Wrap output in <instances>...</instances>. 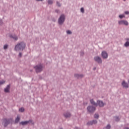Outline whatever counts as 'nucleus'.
<instances>
[{
	"instance_id": "nucleus-1",
	"label": "nucleus",
	"mask_w": 129,
	"mask_h": 129,
	"mask_svg": "<svg viewBox=\"0 0 129 129\" xmlns=\"http://www.w3.org/2000/svg\"><path fill=\"white\" fill-rule=\"evenodd\" d=\"M25 48H26V43L24 42H20L18 43L15 47V50L16 51H23V50H24V49H25Z\"/></svg>"
},
{
	"instance_id": "nucleus-2",
	"label": "nucleus",
	"mask_w": 129,
	"mask_h": 129,
	"mask_svg": "<svg viewBox=\"0 0 129 129\" xmlns=\"http://www.w3.org/2000/svg\"><path fill=\"white\" fill-rule=\"evenodd\" d=\"M13 121V119L12 118L10 119H4V125L5 126H7L8 124H9L10 122Z\"/></svg>"
},
{
	"instance_id": "nucleus-3",
	"label": "nucleus",
	"mask_w": 129,
	"mask_h": 129,
	"mask_svg": "<svg viewBox=\"0 0 129 129\" xmlns=\"http://www.w3.org/2000/svg\"><path fill=\"white\" fill-rule=\"evenodd\" d=\"M65 21V15H62L58 19V24L59 25H62V23H64Z\"/></svg>"
},
{
	"instance_id": "nucleus-4",
	"label": "nucleus",
	"mask_w": 129,
	"mask_h": 129,
	"mask_svg": "<svg viewBox=\"0 0 129 129\" xmlns=\"http://www.w3.org/2000/svg\"><path fill=\"white\" fill-rule=\"evenodd\" d=\"M28 123H31V124H34V122L32 120H29V121H22L21 122H20V124H22V125H26V124H28Z\"/></svg>"
},
{
	"instance_id": "nucleus-5",
	"label": "nucleus",
	"mask_w": 129,
	"mask_h": 129,
	"mask_svg": "<svg viewBox=\"0 0 129 129\" xmlns=\"http://www.w3.org/2000/svg\"><path fill=\"white\" fill-rule=\"evenodd\" d=\"M87 110L89 112H94L95 111V107L92 106H89L87 107Z\"/></svg>"
},
{
	"instance_id": "nucleus-6",
	"label": "nucleus",
	"mask_w": 129,
	"mask_h": 129,
	"mask_svg": "<svg viewBox=\"0 0 129 129\" xmlns=\"http://www.w3.org/2000/svg\"><path fill=\"white\" fill-rule=\"evenodd\" d=\"M36 73H39L42 71V65L37 66L35 67Z\"/></svg>"
},
{
	"instance_id": "nucleus-7",
	"label": "nucleus",
	"mask_w": 129,
	"mask_h": 129,
	"mask_svg": "<svg viewBox=\"0 0 129 129\" xmlns=\"http://www.w3.org/2000/svg\"><path fill=\"white\" fill-rule=\"evenodd\" d=\"M119 25H125V26H127L128 25V22L125 20H121L118 21Z\"/></svg>"
},
{
	"instance_id": "nucleus-8",
	"label": "nucleus",
	"mask_w": 129,
	"mask_h": 129,
	"mask_svg": "<svg viewBox=\"0 0 129 129\" xmlns=\"http://www.w3.org/2000/svg\"><path fill=\"white\" fill-rule=\"evenodd\" d=\"M94 60L95 61H96V62H97L98 63H102V60H101V58L99 56L95 57Z\"/></svg>"
},
{
	"instance_id": "nucleus-9",
	"label": "nucleus",
	"mask_w": 129,
	"mask_h": 129,
	"mask_svg": "<svg viewBox=\"0 0 129 129\" xmlns=\"http://www.w3.org/2000/svg\"><path fill=\"white\" fill-rule=\"evenodd\" d=\"M9 37L10 38H12V39H13V40H15V41H18V36L15 34H10L9 35Z\"/></svg>"
},
{
	"instance_id": "nucleus-10",
	"label": "nucleus",
	"mask_w": 129,
	"mask_h": 129,
	"mask_svg": "<svg viewBox=\"0 0 129 129\" xmlns=\"http://www.w3.org/2000/svg\"><path fill=\"white\" fill-rule=\"evenodd\" d=\"M101 55H102V57L104 59H106V58H107V57H108V55L107 54V53H106V52H105V51L102 52Z\"/></svg>"
},
{
	"instance_id": "nucleus-11",
	"label": "nucleus",
	"mask_w": 129,
	"mask_h": 129,
	"mask_svg": "<svg viewBox=\"0 0 129 129\" xmlns=\"http://www.w3.org/2000/svg\"><path fill=\"white\" fill-rule=\"evenodd\" d=\"M96 123H97V120H93V121L88 122L87 123V124L88 125H92V124H95Z\"/></svg>"
},
{
	"instance_id": "nucleus-12",
	"label": "nucleus",
	"mask_w": 129,
	"mask_h": 129,
	"mask_svg": "<svg viewBox=\"0 0 129 129\" xmlns=\"http://www.w3.org/2000/svg\"><path fill=\"white\" fill-rule=\"evenodd\" d=\"M122 85L123 87H125V88H128V85L127 84V83H125V81H123L122 82Z\"/></svg>"
},
{
	"instance_id": "nucleus-13",
	"label": "nucleus",
	"mask_w": 129,
	"mask_h": 129,
	"mask_svg": "<svg viewBox=\"0 0 129 129\" xmlns=\"http://www.w3.org/2000/svg\"><path fill=\"white\" fill-rule=\"evenodd\" d=\"M97 104H98V105H99V106L100 107H102V106H103V105H104L103 102H102L101 101H97Z\"/></svg>"
},
{
	"instance_id": "nucleus-14",
	"label": "nucleus",
	"mask_w": 129,
	"mask_h": 129,
	"mask_svg": "<svg viewBox=\"0 0 129 129\" xmlns=\"http://www.w3.org/2000/svg\"><path fill=\"white\" fill-rule=\"evenodd\" d=\"M10 88H11V86L10 85H8L7 87L4 89L5 92H10Z\"/></svg>"
},
{
	"instance_id": "nucleus-15",
	"label": "nucleus",
	"mask_w": 129,
	"mask_h": 129,
	"mask_svg": "<svg viewBox=\"0 0 129 129\" xmlns=\"http://www.w3.org/2000/svg\"><path fill=\"white\" fill-rule=\"evenodd\" d=\"M90 102L91 104H92L93 105H95V106H97V103H95L93 99H91Z\"/></svg>"
},
{
	"instance_id": "nucleus-16",
	"label": "nucleus",
	"mask_w": 129,
	"mask_h": 129,
	"mask_svg": "<svg viewBox=\"0 0 129 129\" xmlns=\"http://www.w3.org/2000/svg\"><path fill=\"white\" fill-rule=\"evenodd\" d=\"M64 116H65V117H70V116H71V114L69 112L65 113L64 114Z\"/></svg>"
},
{
	"instance_id": "nucleus-17",
	"label": "nucleus",
	"mask_w": 129,
	"mask_h": 129,
	"mask_svg": "<svg viewBox=\"0 0 129 129\" xmlns=\"http://www.w3.org/2000/svg\"><path fill=\"white\" fill-rule=\"evenodd\" d=\"M20 116L18 115L16 119H15V123H18L19 121H20Z\"/></svg>"
},
{
	"instance_id": "nucleus-18",
	"label": "nucleus",
	"mask_w": 129,
	"mask_h": 129,
	"mask_svg": "<svg viewBox=\"0 0 129 129\" xmlns=\"http://www.w3.org/2000/svg\"><path fill=\"white\" fill-rule=\"evenodd\" d=\"M75 76V77H77V78H80V77H83V75L78 74H76Z\"/></svg>"
},
{
	"instance_id": "nucleus-19",
	"label": "nucleus",
	"mask_w": 129,
	"mask_h": 129,
	"mask_svg": "<svg viewBox=\"0 0 129 129\" xmlns=\"http://www.w3.org/2000/svg\"><path fill=\"white\" fill-rule=\"evenodd\" d=\"M19 111H20L21 112H24V111H25V108H24L23 107L20 108Z\"/></svg>"
},
{
	"instance_id": "nucleus-20",
	"label": "nucleus",
	"mask_w": 129,
	"mask_h": 129,
	"mask_svg": "<svg viewBox=\"0 0 129 129\" xmlns=\"http://www.w3.org/2000/svg\"><path fill=\"white\" fill-rule=\"evenodd\" d=\"M124 46L125 47H129V42H126L124 44Z\"/></svg>"
},
{
	"instance_id": "nucleus-21",
	"label": "nucleus",
	"mask_w": 129,
	"mask_h": 129,
	"mask_svg": "<svg viewBox=\"0 0 129 129\" xmlns=\"http://www.w3.org/2000/svg\"><path fill=\"white\" fill-rule=\"evenodd\" d=\"M5 81L4 80L1 81H0V86L1 85H3V84H4V83H5Z\"/></svg>"
},
{
	"instance_id": "nucleus-22",
	"label": "nucleus",
	"mask_w": 129,
	"mask_h": 129,
	"mask_svg": "<svg viewBox=\"0 0 129 129\" xmlns=\"http://www.w3.org/2000/svg\"><path fill=\"white\" fill-rule=\"evenodd\" d=\"M115 120L116 121H119V118H118V117L117 116L115 117Z\"/></svg>"
},
{
	"instance_id": "nucleus-23",
	"label": "nucleus",
	"mask_w": 129,
	"mask_h": 129,
	"mask_svg": "<svg viewBox=\"0 0 129 129\" xmlns=\"http://www.w3.org/2000/svg\"><path fill=\"white\" fill-rule=\"evenodd\" d=\"M8 46L7 44L5 45L4 46V49L6 50V49H8Z\"/></svg>"
},
{
	"instance_id": "nucleus-24",
	"label": "nucleus",
	"mask_w": 129,
	"mask_h": 129,
	"mask_svg": "<svg viewBox=\"0 0 129 129\" xmlns=\"http://www.w3.org/2000/svg\"><path fill=\"white\" fill-rule=\"evenodd\" d=\"M98 117H99V115H98V114H95L94 115V118H98Z\"/></svg>"
},
{
	"instance_id": "nucleus-25",
	"label": "nucleus",
	"mask_w": 129,
	"mask_h": 129,
	"mask_svg": "<svg viewBox=\"0 0 129 129\" xmlns=\"http://www.w3.org/2000/svg\"><path fill=\"white\" fill-rule=\"evenodd\" d=\"M48 3L49 5H52L53 4V1H52L51 0H49L48 1Z\"/></svg>"
},
{
	"instance_id": "nucleus-26",
	"label": "nucleus",
	"mask_w": 129,
	"mask_h": 129,
	"mask_svg": "<svg viewBox=\"0 0 129 129\" xmlns=\"http://www.w3.org/2000/svg\"><path fill=\"white\" fill-rule=\"evenodd\" d=\"M105 129H110V125H107Z\"/></svg>"
},
{
	"instance_id": "nucleus-27",
	"label": "nucleus",
	"mask_w": 129,
	"mask_h": 129,
	"mask_svg": "<svg viewBox=\"0 0 129 129\" xmlns=\"http://www.w3.org/2000/svg\"><path fill=\"white\" fill-rule=\"evenodd\" d=\"M67 33L68 34H72V32H71V31L70 30H68V31H67Z\"/></svg>"
},
{
	"instance_id": "nucleus-28",
	"label": "nucleus",
	"mask_w": 129,
	"mask_h": 129,
	"mask_svg": "<svg viewBox=\"0 0 129 129\" xmlns=\"http://www.w3.org/2000/svg\"><path fill=\"white\" fill-rule=\"evenodd\" d=\"M81 13H84V8H82L81 9Z\"/></svg>"
},
{
	"instance_id": "nucleus-29",
	"label": "nucleus",
	"mask_w": 129,
	"mask_h": 129,
	"mask_svg": "<svg viewBox=\"0 0 129 129\" xmlns=\"http://www.w3.org/2000/svg\"><path fill=\"white\" fill-rule=\"evenodd\" d=\"M124 17V16L123 15L119 16V17L120 18V19H122V18H123Z\"/></svg>"
},
{
	"instance_id": "nucleus-30",
	"label": "nucleus",
	"mask_w": 129,
	"mask_h": 129,
	"mask_svg": "<svg viewBox=\"0 0 129 129\" xmlns=\"http://www.w3.org/2000/svg\"><path fill=\"white\" fill-rule=\"evenodd\" d=\"M56 4H57V6H58V7H61V5L59 4V2H57Z\"/></svg>"
},
{
	"instance_id": "nucleus-31",
	"label": "nucleus",
	"mask_w": 129,
	"mask_h": 129,
	"mask_svg": "<svg viewBox=\"0 0 129 129\" xmlns=\"http://www.w3.org/2000/svg\"><path fill=\"white\" fill-rule=\"evenodd\" d=\"M0 25H3V20L0 19Z\"/></svg>"
},
{
	"instance_id": "nucleus-32",
	"label": "nucleus",
	"mask_w": 129,
	"mask_h": 129,
	"mask_svg": "<svg viewBox=\"0 0 129 129\" xmlns=\"http://www.w3.org/2000/svg\"><path fill=\"white\" fill-rule=\"evenodd\" d=\"M125 15H128L129 12L128 11H125Z\"/></svg>"
},
{
	"instance_id": "nucleus-33",
	"label": "nucleus",
	"mask_w": 129,
	"mask_h": 129,
	"mask_svg": "<svg viewBox=\"0 0 129 129\" xmlns=\"http://www.w3.org/2000/svg\"><path fill=\"white\" fill-rule=\"evenodd\" d=\"M19 57H21L22 56V53H19Z\"/></svg>"
},
{
	"instance_id": "nucleus-34",
	"label": "nucleus",
	"mask_w": 129,
	"mask_h": 129,
	"mask_svg": "<svg viewBox=\"0 0 129 129\" xmlns=\"http://www.w3.org/2000/svg\"><path fill=\"white\" fill-rule=\"evenodd\" d=\"M55 12H56V13H58V10H56Z\"/></svg>"
},
{
	"instance_id": "nucleus-35",
	"label": "nucleus",
	"mask_w": 129,
	"mask_h": 129,
	"mask_svg": "<svg viewBox=\"0 0 129 129\" xmlns=\"http://www.w3.org/2000/svg\"><path fill=\"white\" fill-rule=\"evenodd\" d=\"M125 129H129V128L128 127H126V128H125Z\"/></svg>"
},
{
	"instance_id": "nucleus-36",
	"label": "nucleus",
	"mask_w": 129,
	"mask_h": 129,
	"mask_svg": "<svg viewBox=\"0 0 129 129\" xmlns=\"http://www.w3.org/2000/svg\"><path fill=\"white\" fill-rule=\"evenodd\" d=\"M126 40H127V41H129V39L128 38L126 39Z\"/></svg>"
},
{
	"instance_id": "nucleus-37",
	"label": "nucleus",
	"mask_w": 129,
	"mask_h": 129,
	"mask_svg": "<svg viewBox=\"0 0 129 129\" xmlns=\"http://www.w3.org/2000/svg\"><path fill=\"white\" fill-rule=\"evenodd\" d=\"M124 1V2H125V0H123Z\"/></svg>"
},
{
	"instance_id": "nucleus-38",
	"label": "nucleus",
	"mask_w": 129,
	"mask_h": 129,
	"mask_svg": "<svg viewBox=\"0 0 129 129\" xmlns=\"http://www.w3.org/2000/svg\"><path fill=\"white\" fill-rule=\"evenodd\" d=\"M36 1H40V0H36Z\"/></svg>"
},
{
	"instance_id": "nucleus-39",
	"label": "nucleus",
	"mask_w": 129,
	"mask_h": 129,
	"mask_svg": "<svg viewBox=\"0 0 129 129\" xmlns=\"http://www.w3.org/2000/svg\"><path fill=\"white\" fill-rule=\"evenodd\" d=\"M40 1H43V0H40Z\"/></svg>"
},
{
	"instance_id": "nucleus-40",
	"label": "nucleus",
	"mask_w": 129,
	"mask_h": 129,
	"mask_svg": "<svg viewBox=\"0 0 129 129\" xmlns=\"http://www.w3.org/2000/svg\"><path fill=\"white\" fill-rule=\"evenodd\" d=\"M60 129H62V128H60Z\"/></svg>"
}]
</instances>
